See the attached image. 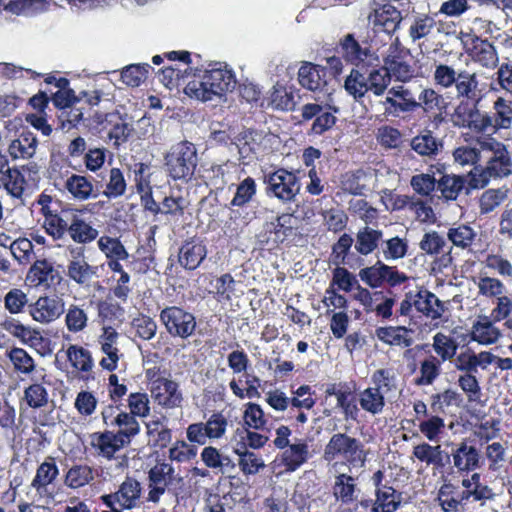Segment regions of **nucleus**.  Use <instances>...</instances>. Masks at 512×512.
<instances>
[{"label":"nucleus","mask_w":512,"mask_h":512,"mask_svg":"<svg viewBox=\"0 0 512 512\" xmlns=\"http://www.w3.org/2000/svg\"><path fill=\"white\" fill-rule=\"evenodd\" d=\"M433 81L442 89L454 87L457 97L460 98L451 115L455 127L467 128L476 133L485 132V124L490 120L488 113H481L478 109L480 98L477 97L479 83L476 73L457 71L454 67L441 63L434 67Z\"/></svg>","instance_id":"obj_1"},{"label":"nucleus","mask_w":512,"mask_h":512,"mask_svg":"<svg viewBox=\"0 0 512 512\" xmlns=\"http://www.w3.org/2000/svg\"><path fill=\"white\" fill-rule=\"evenodd\" d=\"M235 85L236 79L232 70L226 65L217 63L203 75L190 81L184 91L189 97L206 102L221 98L234 89Z\"/></svg>","instance_id":"obj_2"},{"label":"nucleus","mask_w":512,"mask_h":512,"mask_svg":"<svg viewBox=\"0 0 512 512\" xmlns=\"http://www.w3.org/2000/svg\"><path fill=\"white\" fill-rule=\"evenodd\" d=\"M487 163L478 177L474 176L475 186L481 188L488 185L490 179H501L512 173V159L506 146L495 138H482L477 140Z\"/></svg>","instance_id":"obj_3"},{"label":"nucleus","mask_w":512,"mask_h":512,"mask_svg":"<svg viewBox=\"0 0 512 512\" xmlns=\"http://www.w3.org/2000/svg\"><path fill=\"white\" fill-rule=\"evenodd\" d=\"M323 460L332 464L333 468L338 466L337 459H343L350 468H362L367 459L364 444L357 438L346 433H335L325 445Z\"/></svg>","instance_id":"obj_4"},{"label":"nucleus","mask_w":512,"mask_h":512,"mask_svg":"<svg viewBox=\"0 0 512 512\" xmlns=\"http://www.w3.org/2000/svg\"><path fill=\"white\" fill-rule=\"evenodd\" d=\"M297 80L302 88L316 95V100L322 101L330 110L338 112L332 98L334 91L331 84L332 78L325 67L311 62H303L299 67Z\"/></svg>","instance_id":"obj_5"},{"label":"nucleus","mask_w":512,"mask_h":512,"mask_svg":"<svg viewBox=\"0 0 512 512\" xmlns=\"http://www.w3.org/2000/svg\"><path fill=\"white\" fill-rule=\"evenodd\" d=\"M383 62L391 79L407 83L417 76V67L412 60L411 52L404 47L398 37L389 44Z\"/></svg>","instance_id":"obj_6"},{"label":"nucleus","mask_w":512,"mask_h":512,"mask_svg":"<svg viewBox=\"0 0 512 512\" xmlns=\"http://www.w3.org/2000/svg\"><path fill=\"white\" fill-rule=\"evenodd\" d=\"M197 150L193 143L182 141L173 145L165 156V165L174 179H190L197 167Z\"/></svg>","instance_id":"obj_7"},{"label":"nucleus","mask_w":512,"mask_h":512,"mask_svg":"<svg viewBox=\"0 0 512 512\" xmlns=\"http://www.w3.org/2000/svg\"><path fill=\"white\" fill-rule=\"evenodd\" d=\"M371 380L374 386L361 391L358 401L364 411L377 415L384 409V394L391 390L393 376L389 370L379 369L373 373Z\"/></svg>","instance_id":"obj_8"},{"label":"nucleus","mask_w":512,"mask_h":512,"mask_svg":"<svg viewBox=\"0 0 512 512\" xmlns=\"http://www.w3.org/2000/svg\"><path fill=\"white\" fill-rule=\"evenodd\" d=\"M160 320L173 337L186 339L194 333L196 328L194 315L176 306L163 309L160 313Z\"/></svg>","instance_id":"obj_9"},{"label":"nucleus","mask_w":512,"mask_h":512,"mask_svg":"<svg viewBox=\"0 0 512 512\" xmlns=\"http://www.w3.org/2000/svg\"><path fill=\"white\" fill-rule=\"evenodd\" d=\"M267 193L273 195L282 202H291L300 191V183L297 176L285 169H278L266 176Z\"/></svg>","instance_id":"obj_10"},{"label":"nucleus","mask_w":512,"mask_h":512,"mask_svg":"<svg viewBox=\"0 0 512 512\" xmlns=\"http://www.w3.org/2000/svg\"><path fill=\"white\" fill-rule=\"evenodd\" d=\"M149 493L148 500L157 503L166 490L182 482V477L175 473V469L169 463H159L152 467L148 474Z\"/></svg>","instance_id":"obj_11"},{"label":"nucleus","mask_w":512,"mask_h":512,"mask_svg":"<svg viewBox=\"0 0 512 512\" xmlns=\"http://www.w3.org/2000/svg\"><path fill=\"white\" fill-rule=\"evenodd\" d=\"M358 275L361 281L371 288H380L384 283L396 286L408 279L406 274L399 272L396 267L388 266L380 260L372 266L361 269Z\"/></svg>","instance_id":"obj_12"},{"label":"nucleus","mask_w":512,"mask_h":512,"mask_svg":"<svg viewBox=\"0 0 512 512\" xmlns=\"http://www.w3.org/2000/svg\"><path fill=\"white\" fill-rule=\"evenodd\" d=\"M141 492V484L127 477L115 493L103 495L101 499L107 507L118 505L119 508L130 510L138 506Z\"/></svg>","instance_id":"obj_13"},{"label":"nucleus","mask_w":512,"mask_h":512,"mask_svg":"<svg viewBox=\"0 0 512 512\" xmlns=\"http://www.w3.org/2000/svg\"><path fill=\"white\" fill-rule=\"evenodd\" d=\"M450 457L452 467L460 474H468L478 469L481 464L479 450L465 439L452 447Z\"/></svg>","instance_id":"obj_14"},{"label":"nucleus","mask_w":512,"mask_h":512,"mask_svg":"<svg viewBox=\"0 0 512 512\" xmlns=\"http://www.w3.org/2000/svg\"><path fill=\"white\" fill-rule=\"evenodd\" d=\"M496 322L488 315H478L469 330L470 340L486 347L498 343L503 337V332Z\"/></svg>","instance_id":"obj_15"},{"label":"nucleus","mask_w":512,"mask_h":512,"mask_svg":"<svg viewBox=\"0 0 512 512\" xmlns=\"http://www.w3.org/2000/svg\"><path fill=\"white\" fill-rule=\"evenodd\" d=\"M150 393L152 399L163 408L180 407L183 401L178 383L165 377H159L151 383Z\"/></svg>","instance_id":"obj_16"},{"label":"nucleus","mask_w":512,"mask_h":512,"mask_svg":"<svg viewBox=\"0 0 512 512\" xmlns=\"http://www.w3.org/2000/svg\"><path fill=\"white\" fill-rule=\"evenodd\" d=\"M374 33L383 32L389 40H393V33L399 28L402 21L401 12L390 4H383L376 8L369 16Z\"/></svg>","instance_id":"obj_17"},{"label":"nucleus","mask_w":512,"mask_h":512,"mask_svg":"<svg viewBox=\"0 0 512 512\" xmlns=\"http://www.w3.org/2000/svg\"><path fill=\"white\" fill-rule=\"evenodd\" d=\"M340 46L343 57L357 68L372 67L379 62L378 56L368 48H363L352 34L346 35Z\"/></svg>","instance_id":"obj_18"},{"label":"nucleus","mask_w":512,"mask_h":512,"mask_svg":"<svg viewBox=\"0 0 512 512\" xmlns=\"http://www.w3.org/2000/svg\"><path fill=\"white\" fill-rule=\"evenodd\" d=\"M33 320L47 324L58 319L64 313V302L57 297L43 296L29 306Z\"/></svg>","instance_id":"obj_19"},{"label":"nucleus","mask_w":512,"mask_h":512,"mask_svg":"<svg viewBox=\"0 0 512 512\" xmlns=\"http://www.w3.org/2000/svg\"><path fill=\"white\" fill-rule=\"evenodd\" d=\"M415 310L430 320H438L445 312L444 303L426 288H416Z\"/></svg>","instance_id":"obj_20"},{"label":"nucleus","mask_w":512,"mask_h":512,"mask_svg":"<svg viewBox=\"0 0 512 512\" xmlns=\"http://www.w3.org/2000/svg\"><path fill=\"white\" fill-rule=\"evenodd\" d=\"M90 444L97 451L98 455L110 460L122 448L127 446V440L118 436L115 432H96L90 436Z\"/></svg>","instance_id":"obj_21"},{"label":"nucleus","mask_w":512,"mask_h":512,"mask_svg":"<svg viewBox=\"0 0 512 512\" xmlns=\"http://www.w3.org/2000/svg\"><path fill=\"white\" fill-rule=\"evenodd\" d=\"M118 339L119 333L112 327H104L99 337L101 351L105 354L100 365L108 371L115 370L120 359Z\"/></svg>","instance_id":"obj_22"},{"label":"nucleus","mask_w":512,"mask_h":512,"mask_svg":"<svg viewBox=\"0 0 512 512\" xmlns=\"http://www.w3.org/2000/svg\"><path fill=\"white\" fill-rule=\"evenodd\" d=\"M6 175L0 181V188L5 189L8 195L25 204V200L30 196V187L25 180L23 171L17 168H11L6 171Z\"/></svg>","instance_id":"obj_23"},{"label":"nucleus","mask_w":512,"mask_h":512,"mask_svg":"<svg viewBox=\"0 0 512 512\" xmlns=\"http://www.w3.org/2000/svg\"><path fill=\"white\" fill-rule=\"evenodd\" d=\"M419 247L423 252L431 256L443 253V255L434 262V264L439 267H447L452 262L450 255L451 248L444 253V249L447 247L446 240L436 231L425 233L419 243Z\"/></svg>","instance_id":"obj_24"},{"label":"nucleus","mask_w":512,"mask_h":512,"mask_svg":"<svg viewBox=\"0 0 512 512\" xmlns=\"http://www.w3.org/2000/svg\"><path fill=\"white\" fill-rule=\"evenodd\" d=\"M26 279L33 286L50 287L58 281L59 277L52 263L47 260H36L30 267Z\"/></svg>","instance_id":"obj_25"},{"label":"nucleus","mask_w":512,"mask_h":512,"mask_svg":"<svg viewBox=\"0 0 512 512\" xmlns=\"http://www.w3.org/2000/svg\"><path fill=\"white\" fill-rule=\"evenodd\" d=\"M493 115L488 114L490 120L485 124V131L492 128L494 132L501 129H509L512 125V107L510 102L503 97H498L493 103Z\"/></svg>","instance_id":"obj_26"},{"label":"nucleus","mask_w":512,"mask_h":512,"mask_svg":"<svg viewBox=\"0 0 512 512\" xmlns=\"http://www.w3.org/2000/svg\"><path fill=\"white\" fill-rule=\"evenodd\" d=\"M206 254V247L201 241H187L180 248L179 263L185 269L193 270L202 263Z\"/></svg>","instance_id":"obj_27"},{"label":"nucleus","mask_w":512,"mask_h":512,"mask_svg":"<svg viewBox=\"0 0 512 512\" xmlns=\"http://www.w3.org/2000/svg\"><path fill=\"white\" fill-rule=\"evenodd\" d=\"M37 146L36 136L30 131H24L11 141L8 152L13 159H29L36 153Z\"/></svg>","instance_id":"obj_28"},{"label":"nucleus","mask_w":512,"mask_h":512,"mask_svg":"<svg viewBox=\"0 0 512 512\" xmlns=\"http://www.w3.org/2000/svg\"><path fill=\"white\" fill-rule=\"evenodd\" d=\"M383 238V232L368 225L360 228L356 233L355 250L367 256L373 253Z\"/></svg>","instance_id":"obj_29"},{"label":"nucleus","mask_w":512,"mask_h":512,"mask_svg":"<svg viewBox=\"0 0 512 512\" xmlns=\"http://www.w3.org/2000/svg\"><path fill=\"white\" fill-rule=\"evenodd\" d=\"M412 331L404 326L380 327L376 330L377 338L392 346L409 347L413 343Z\"/></svg>","instance_id":"obj_30"},{"label":"nucleus","mask_w":512,"mask_h":512,"mask_svg":"<svg viewBox=\"0 0 512 512\" xmlns=\"http://www.w3.org/2000/svg\"><path fill=\"white\" fill-rule=\"evenodd\" d=\"M234 453L239 457V467L244 474L255 475L265 467L264 460L256 453L249 451L245 443H237Z\"/></svg>","instance_id":"obj_31"},{"label":"nucleus","mask_w":512,"mask_h":512,"mask_svg":"<svg viewBox=\"0 0 512 512\" xmlns=\"http://www.w3.org/2000/svg\"><path fill=\"white\" fill-rule=\"evenodd\" d=\"M359 490L356 487L355 479L345 473H340L335 477L333 485V495L342 503H351L358 497Z\"/></svg>","instance_id":"obj_32"},{"label":"nucleus","mask_w":512,"mask_h":512,"mask_svg":"<svg viewBox=\"0 0 512 512\" xmlns=\"http://www.w3.org/2000/svg\"><path fill=\"white\" fill-rule=\"evenodd\" d=\"M65 188L75 199L80 201L97 197L92 182L83 175L72 174L66 179Z\"/></svg>","instance_id":"obj_33"},{"label":"nucleus","mask_w":512,"mask_h":512,"mask_svg":"<svg viewBox=\"0 0 512 512\" xmlns=\"http://www.w3.org/2000/svg\"><path fill=\"white\" fill-rule=\"evenodd\" d=\"M285 448L282 461L287 470L295 471L308 460L309 448L305 442L298 441Z\"/></svg>","instance_id":"obj_34"},{"label":"nucleus","mask_w":512,"mask_h":512,"mask_svg":"<svg viewBox=\"0 0 512 512\" xmlns=\"http://www.w3.org/2000/svg\"><path fill=\"white\" fill-rule=\"evenodd\" d=\"M475 285L478 296L489 301H493L504 292H507V287L502 280L487 275H480L475 281Z\"/></svg>","instance_id":"obj_35"},{"label":"nucleus","mask_w":512,"mask_h":512,"mask_svg":"<svg viewBox=\"0 0 512 512\" xmlns=\"http://www.w3.org/2000/svg\"><path fill=\"white\" fill-rule=\"evenodd\" d=\"M58 474L59 470L54 458L48 457L37 468L36 475L31 482V486L37 492H41L57 478Z\"/></svg>","instance_id":"obj_36"},{"label":"nucleus","mask_w":512,"mask_h":512,"mask_svg":"<svg viewBox=\"0 0 512 512\" xmlns=\"http://www.w3.org/2000/svg\"><path fill=\"white\" fill-rule=\"evenodd\" d=\"M200 456L206 467L216 472L224 473L227 468H234L231 458L228 455L222 454L213 446L203 448Z\"/></svg>","instance_id":"obj_37"},{"label":"nucleus","mask_w":512,"mask_h":512,"mask_svg":"<svg viewBox=\"0 0 512 512\" xmlns=\"http://www.w3.org/2000/svg\"><path fill=\"white\" fill-rule=\"evenodd\" d=\"M410 146L420 156L433 157L437 155L442 144L432 135L431 131H425L412 138Z\"/></svg>","instance_id":"obj_38"},{"label":"nucleus","mask_w":512,"mask_h":512,"mask_svg":"<svg viewBox=\"0 0 512 512\" xmlns=\"http://www.w3.org/2000/svg\"><path fill=\"white\" fill-rule=\"evenodd\" d=\"M68 233L75 242L80 244L92 242L98 236V231L95 228L76 215H73Z\"/></svg>","instance_id":"obj_39"},{"label":"nucleus","mask_w":512,"mask_h":512,"mask_svg":"<svg viewBox=\"0 0 512 512\" xmlns=\"http://www.w3.org/2000/svg\"><path fill=\"white\" fill-rule=\"evenodd\" d=\"M97 267L90 265L86 259L67 264V276L79 285H88L97 274Z\"/></svg>","instance_id":"obj_40"},{"label":"nucleus","mask_w":512,"mask_h":512,"mask_svg":"<svg viewBox=\"0 0 512 512\" xmlns=\"http://www.w3.org/2000/svg\"><path fill=\"white\" fill-rule=\"evenodd\" d=\"M477 236L476 231L467 224L454 225L448 229L447 238L451 243L461 249L470 247Z\"/></svg>","instance_id":"obj_41"},{"label":"nucleus","mask_w":512,"mask_h":512,"mask_svg":"<svg viewBox=\"0 0 512 512\" xmlns=\"http://www.w3.org/2000/svg\"><path fill=\"white\" fill-rule=\"evenodd\" d=\"M6 356L17 373L28 375L35 370V361L26 350L13 347L6 351Z\"/></svg>","instance_id":"obj_42"},{"label":"nucleus","mask_w":512,"mask_h":512,"mask_svg":"<svg viewBox=\"0 0 512 512\" xmlns=\"http://www.w3.org/2000/svg\"><path fill=\"white\" fill-rule=\"evenodd\" d=\"M474 62L486 68H494L498 63V56L495 47L488 41H481L474 45L471 51Z\"/></svg>","instance_id":"obj_43"},{"label":"nucleus","mask_w":512,"mask_h":512,"mask_svg":"<svg viewBox=\"0 0 512 512\" xmlns=\"http://www.w3.org/2000/svg\"><path fill=\"white\" fill-rule=\"evenodd\" d=\"M399 506V500L392 487L376 490V500L370 512H394Z\"/></svg>","instance_id":"obj_44"},{"label":"nucleus","mask_w":512,"mask_h":512,"mask_svg":"<svg viewBox=\"0 0 512 512\" xmlns=\"http://www.w3.org/2000/svg\"><path fill=\"white\" fill-rule=\"evenodd\" d=\"M360 68H354L344 82L346 92L355 100H359L369 91L367 78L360 72Z\"/></svg>","instance_id":"obj_45"},{"label":"nucleus","mask_w":512,"mask_h":512,"mask_svg":"<svg viewBox=\"0 0 512 512\" xmlns=\"http://www.w3.org/2000/svg\"><path fill=\"white\" fill-rule=\"evenodd\" d=\"M508 197L506 188L488 189L479 198V210L481 214H488L498 208Z\"/></svg>","instance_id":"obj_46"},{"label":"nucleus","mask_w":512,"mask_h":512,"mask_svg":"<svg viewBox=\"0 0 512 512\" xmlns=\"http://www.w3.org/2000/svg\"><path fill=\"white\" fill-rule=\"evenodd\" d=\"M413 456L419 461L424 462L427 466L443 464L442 449L440 445H430L423 442L413 448Z\"/></svg>","instance_id":"obj_47"},{"label":"nucleus","mask_w":512,"mask_h":512,"mask_svg":"<svg viewBox=\"0 0 512 512\" xmlns=\"http://www.w3.org/2000/svg\"><path fill=\"white\" fill-rule=\"evenodd\" d=\"M65 325L68 331L79 333L88 326V314L82 306L72 304L65 314Z\"/></svg>","instance_id":"obj_48"},{"label":"nucleus","mask_w":512,"mask_h":512,"mask_svg":"<svg viewBox=\"0 0 512 512\" xmlns=\"http://www.w3.org/2000/svg\"><path fill=\"white\" fill-rule=\"evenodd\" d=\"M94 479V471L88 465L71 467L65 477V484L73 489L83 487Z\"/></svg>","instance_id":"obj_49"},{"label":"nucleus","mask_w":512,"mask_h":512,"mask_svg":"<svg viewBox=\"0 0 512 512\" xmlns=\"http://www.w3.org/2000/svg\"><path fill=\"white\" fill-rule=\"evenodd\" d=\"M457 347L456 341L442 332H437L433 336L432 348L443 362L454 358Z\"/></svg>","instance_id":"obj_50"},{"label":"nucleus","mask_w":512,"mask_h":512,"mask_svg":"<svg viewBox=\"0 0 512 512\" xmlns=\"http://www.w3.org/2000/svg\"><path fill=\"white\" fill-rule=\"evenodd\" d=\"M465 180L457 175H443L437 182V190L446 200H455L464 188Z\"/></svg>","instance_id":"obj_51"},{"label":"nucleus","mask_w":512,"mask_h":512,"mask_svg":"<svg viewBox=\"0 0 512 512\" xmlns=\"http://www.w3.org/2000/svg\"><path fill=\"white\" fill-rule=\"evenodd\" d=\"M114 427L119 428L115 433L127 440V444H130L131 438L136 436L140 431V425L135 416L124 411L117 413V421Z\"/></svg>","instance_id":"obj_52"},{"label":"nucleus","mask_w":512,"mask_h":512,"mask_svg":"<svg viewBox=\"0 0 512 512\" xmlns=\"http://www.w3.org/2000/svg\"><path fill=\"white\" fill-rule=\"evenodd\" d=\"M366 78L369 91L375 96L383 95L391 81V77L384 65L379 68L371 69Z\"/></svg>","instance_id":"obj_53"},{"label":"nucleus","mask_w":512,"mask_h":512,"mask_svg":"<svg viewBox=\"0 0 512 512\" xmlns=\"http://www.w3.org/2000/svg\"><path fill=\"white\" fill-rule=\"evenodd\" d=\"M381 252L387 261L402 259L408 252V240L399 236L387 239L382 243Z\"/></svg>","instance_id":"obj_54"},{"label":"nucleus","mask_w":512,"mask_h":512,"mask_svg":"<svg viewBox=\"0 0 512 512\" xmlns=\"http://www.w3.org/2000/svg\"><path fill=\"white\" fill-rule=\"evenodd\" d=\"M456 494V485L450 482L441 485L438 490L437 500L443 512H461Z\"/></svg>","instance_id":"obj_55"},{"label":"nucleus","mask_w":512,"mask_h":512,"mask_svg":"<svg viewBox=\"0 0 512 512\" xmlns=\"http://www.w3.org/2000/svg\"><path fill=\"white\" fill-rule=\"evenodd\" d=\"M23 399L29 407L40 409L48 405L49 394L42 384L35 383L25 388Z\"/></svg>","instance_id":"obj_56"},{"label":"nucleus","mask_w":512,"mask_h":512,"mask_svg":"<svg viewBox=\"0 0 512 512\" xmlns=\"http://www.w3.org/2000/svg\"><path fill=\"white\" fill-rule=\"evenodd\" d=\"M436 22L433 17L428 15H420L414 18L411 23L408 35L412 42H416L427 37L433 30Z\"/></svg>","instance_id":"obj_57"},{"label":"nucleus","mask_w":512,"mask_h":512,"mask_svg":"<svg viewBox=\"0 0 512 512\" xmlns=\"http://www.w3.org/2000/svg\"><path fill=\"white\" fill-rule=\"evenodd\" d=\"M67 357L71 365L79 371L89 372L93 367V361L89 351L83 347L71 345L67 349Z\"/></svg>","instance_id":"obj_58"},{"label":"nucleus","mask_w":512,"mask_h":512,"mask_svg":"<svg viewBox=\"0 0 512 512\" xmlns=\"http://www.w3.org/2000/svg\"><path fill=\"white\" fill-rule=\"evenodd\" d=\"M418 428L427 440L430 442H437L445 428V422L443 418L437 415H432L421 420L418 424Z\"/></svg>","instance_id":"obj_59"},{"label":"nucleus","mask_w":512,"mask_h":512,"mask_svg":"<svg viewBox=\"0 0 512 512\" xmlns=\"http://www.w3.org/2000/svg\"><path fill=\"white\" fill-rule=\"evenodd\" d=\"M256 191L257 185L255 180L251 177H246L237 185L235 195L231 200V205L238 207L244 206L252 200Z\"/></svg>","instance_id":"obj_60"},{"label":"nucleus","mask_w":512,"mask_h":512,"mask_svg":"<svg viewBox=\"0 0 512 512\" xmlns=\"http://www.w3.org/2000/svg\"><path fill=\"white\" fill-rule=\"evenodd\" d=\"M418 103L427 112L439 111L441 113L447 107L444 97L432 88H425L421 91Z\"/></svg>","instance_id":"obj_61"},{"label":"nucleus","mask_w":512,"mask_h":512,"mask_svg":"<svg viewBox=\"0 0 512 512\" xmlns=\"http://www.w3.org/2000/svg\"><path fill=\"white\" fill-rule=\"evenodd\" d=\"M10 251L20 264H28L35 258L33 243L27 238H19L11 242Z\"/></svg>","instance_id":"obj_62"},{"label":"nucleus","mask_w":512,"mask_h":512,"mask_svg":"<svg viewBox=\"0 0 512 512\" xmlns=\"http://www.w3.org/2000/svg\"><path fill=\"white\" fill-rule=\"evenodd\" d=\"M440 361L435 356H430L422 361L420 366V378L417 379L418 385H431L440 375Z\"/></svg>","instance_id":"obj_63"},{"label":"nucleus","mask_w":512,"mask_h":512,"mask_svg":"<svg viewBox=\"0 0 512 512\" xmlns=\"http://www.w3.org/2000/svg\"><path fill=\"white\" fill-rule=\"evenodd\" d=\"M149 69L148 64L129 65L121 72L122 81L128 86H139L146 79Z\"/></svg>","instance_id":"obj_64"}]
</instances>
